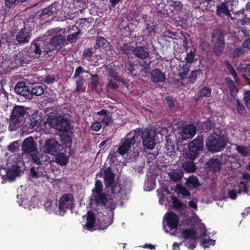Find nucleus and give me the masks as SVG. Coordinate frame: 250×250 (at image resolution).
<instances>
[{"mask_svg":"<svg viewBox=\"0 0 250 250\" xmlns=\"http://www.w3.org/2000/svg\"><path fill=\"white\" fill-rule=\"evenodd\" d=\"M198 199L194 198V199L191 200L188 202V207H191L195 210H197V203Z\"/></svg>","mask_w":250,"mask_h":250,"instance_id":"052dcab7","label":"nucleus"},{"mask_svg":"<svg viewBox=\"0 0 250 250\" xmlns=\"http://www.w3.org/2000/svg\"><path fill=\"white\" fill-rule=\"evenodd\" d=\"M215 123L211 119H207L201 125V129L203 131L207 132L215 127Z\"/></svg>","mask_w":250,"mask_h":250,"instance_id":"c756f323","label":"nucleus"},{"mask_svg":"<svg viewBox=\"0 0 250 250\" xmlns=\"http://www.w3.org/2000/svg\"><path fill=\"white\" fill-rule=\"evenodd\" d=\"M79 33V32H76L70 34L67 38V42L70 43H72L75 42V41L78 38Z\"/></svg>","mask_w":250,"mask_h":250,"instance_id":"6e6d98bb","label":"nucleus"},{"mask_svg":"<svg viewBox=\"0 0 250 250\" xmlns=\"http://www.w3.org/2000/svg\"><path fill=\"white\" fill-rule=\"evenodd\" d=\"M238 193H245L250 194L249 193L248 185L245 182L241 181L238 185Z\"/></svg>","mask_w":250,"mask_h":250,"instance_id":"c03bdc74","label":"nucleus"},{"mask_svg":"<svg viewBox=\"0 0 250 250\" xmlns=\"http://www.w3.org/2000/svg\"><path fill=\"white\" fill-rule=\"evenodd\" d=\"M233 4L230 0H225L217 4L216 6V15L220 17H231V11H233Z\"/></svg>","mask_w":250,"mask_h":250,"instance_id":"4468645a","label":"nucleus"},{"mask_svg":"<svg viewBox=\"0 0 250 250\" xmlns=\"http://www.w3.org/2000/svg\"><path fill=\"white\" fill-rule=\"evenodd\" d=\"M228 143L227 131L220 127L215 128L205 141L208 151L211 153L223 151L226 148Z\"/></svg>","mask_w":250,"mask_h":250,"instance_id":"7ed1b4c3","label":"nucleus"},{"mask_svg":"<svg viewBox=\"0 0 250 250\" xmlns=\"http://www.w3.org/2000/svg\"><path fill=\"white\" fill-rule=\"evenodd\" d=\"M19 144L17 141L14 142V143L10 144L8 147L7 149L9 151L12 152H16L19 149Z\"/></svg>","mask_w":250,"mask_h":250,"instance_id":"5fc2aeb1","label":"nucleus"},{"mask_svg":"<svg viewBox=\"0 0 250 250\" xmlns=\"http://www.w3.org/2000/svg\"><path fill=\"white\" fill-rule=\"evenodd\" d=\"M114 174L112 172L111 168L108 167L104 171V178L105 185L110 186L114 180Z\"/></svg>","mask_w":250,"mask_h":250,"instance_id":"bb28decb","label":"nucleus"},{"mask_svg":"<svg viewBox=\"0 0 250 250\" xmlns=\"http://www.w3.org/2000/svg\"><path fill=\"white\" fill-rule=\"evenodd\" d=\"M236 149L243 156H248L250 154V151L248 146L236 145Z\"/></svg>","mask_w":250,"mask_h":250,"instance_id":"4c0bfd02","label":"nucleus"},{"mask_svg":"<svg viewBox=\"0 0 250 250\" xmlns=\"http://www.w3.org/2000/svg\"><path fill=\"white\" fill-rule=\"evenodd\" d=\"M130 50L132 51L134 54L140 58L145 59L149 56V52L147 49L142 46H139L136 48L130 47Z\"/></svg>","mask_w":250,"mask_h":250,"instance_id":"393cba45","label":"nucleus"},{"mask_svg":"<svg viewBox=\"0 0 250 250\" xmlns=\"http://www.w3.org/2000/svg\"><path fill=\"white\" fill-rule=\"evenodd\" d=\"M141 130L139 129L132 131L125 137L124 140H122L117 150V152L121 155L126 153L131 148V146L135 143V138L139 135Z\"/></svg>","mask_w":250,"mask_h":250,"instance_id":"0eeeda50","label":"nucleus"},{"mask_svg":"<svg viewBox=\"0 0 250 250\" xmlns=\"http://www.w3.org/2000/svg\"><path fill=\"white\" fill-rule=\"evenodd\" d=\"M243 101L248 109H250V91L247 89L243 93Z\"/></svg>","mask_w":250,"mask_h":250,"instance_id":"ea45409f","label":"nucleus"},{"mask_svg":"<svg viewBox=\"0 0 250 250\" xmlns=\"http://www.w3.org/2000/svg\"><path fill=\"white\" fill-rule=\"evenodd\" d=\"M245 52V51L243 46L242 47H235L232 52L231 57L233 58H239L243 56Z\"/></svg>","mask_w":250,"mask_h":250,"instance_id":"e433bc0d","label":"nucleus"},{"mask_svg":"<svg viewBox=\"0 0 250 250\" xmlns=\"http://www.w3.org/2000/svg\"><path fill=\"white\" fill-rule=\"evenodd\" d=\"M103 188V185L100 181H96L95 183V187L93 189V194H96L98 193H101Z\"/></svg>","mask_w":250,"mask_h":250,"instance_id":"864d4df0","label":"nucleus"},{"mask_svg":"<svg viewBox=\"0 0 250 250\" xmlns=\"http://www.w3.org/2000/svg\"><path fill=\"white\" fill-rule=\"evenodd\" d=\"M242 46L244 49L245 48L248 49H250V38H249V37L243 41Z\"/></svg>","mask_w":250,"mask_h":250,"instance_id":"e2e57ef3","label":"nucleus"},{"mask_svg":"<svg viewBox=\"0 0 250 250\" xmlns=\"http://www.w3.org/2000/svg\"><path fill=\"white\" fill-rule=\"evenodd\" d=\"M102 127L101 123L99 122H95L91 125V129L95 131H99Z\"/></svg>","mask_w":250,"mask_h":250,"instance_id":"bf43d9fd","label":"nucleus"},{"mask_svg":"<svg viewBox=\"0 0 250 250\" xmlns=\"http://www.w3.org/2000/svg\"><path fill=\"white\" fill-rule=\"evenodd\" d=\"M21 162V158L16 154L11 155L7 160L0 159V176L3 180L13 181L19 175Z\"/></svg>","mask_w":250,"mask_h":250,"instance_id":"f03ea898","label":"nucleus"},{"mask_svg":"<svg viewBox=\"0 0 250 250\" xmlns=\"http://www.w3.org/2000/svg\"><path fill=\"white\" fill-rule=\"evenodd\" d=\"M92 54H93V53L91 51V50H90L89 49H87L84 50L83 56L85 58H90L92 56Z\"/></svg>","mask_w":250,"mask_h":250,"instance_id":"774afa93","label":"nucleus"},{"mask_svg":"<svg viewBox=\"0 0 250 250\" xmlns=\"http://www.w3.org/2000/svg\"><path fill=\"white\" fill-rule=\"evenodd\" d=\"M203 147L204 140L201 136H197L191 143H188V173L195 171L197 168L193 161L203 151Z\"/></svg>","mask_w":250,"mask_h":250,"instance_id":"39448f33","label":"nucleus"},{"mask_svg":"<svg viewBox=\"0 0 250 250\" xmlns=\"http://www.w3.org/2000/svg\"><path fill=\"white\" fill-rule=\"evenodd\" d=\"M171 203L177 210L183 211L186 208V205L180 202L175 197L172 196L171 197Z\"/></svg>","mask_w":250,"mask_h":250,"instance_id":"2f4dec72","label":"nucleus"},{"mask_svg":"<svg viewBox=\"0 0 250 250\" xmlns=\"http://www.w3.org/2000/svg\"><path fill=\"white\" fill-rule=\"evenodd\" d=\"M207 235L205 225L196 213L192 212V215L188 217V249H194L196 247L199 237L201 238L200 244L204 248L215 245V240L205 238Z\"/></svg>","mask_w":250,"mask_h":250,"instance_id":"f257e3e1","label":"nucleus"},{"mask_svg":"<svg viewBox=\"0 0 250 250\" xmlns=\"http://www.w3.org/2000/svg\"><path fill=\"white\" fill-rule=\"evenodd\" d=\"M211 95V89L209 87H207V86H204V87L201 88L198 92V95L201 98H202V97H209Z\"/></svg>","mask_w":250,"mask_h":250,"instance_id":"c9c22d12","label":"nucleus"},{"mask_svg":"<svg viewBox=\"0 0 250 250\" xmlns=\"http://www.w3.org/2000/svg\"><path fill=\"white\" fill-rule=\"evenodd\" d=\"M44 92V88L41 85H35L31 89V93L35 96H40Z\"/></svg>","mask_w":250,"mask_h":250,"instance_id":"a18cd8bd","label":"nucleus"},{"mask_svg":"<svg viewBox=\"0 0 250 250\" xmlns=\"http://www.w3.org/2000/svg\"><path fill=\"white\" fill-rule=\"evenodd\" d=\"M30 125L34 128L39 125L41 121V116L37 110H33L29 115Z\"/></svg>","mask_w":250,"mask_h":250,"instance_id":"b1692460","label":"nucleus"},{"mask_svg":"<svg viewBox=\"0 0 250 250\" xmlns=\"http://www.w3.org/2000/svg\"><path fill=\"white\" fill-rule=\"evenodd\" d=\"M242 178L243 180H246V183L247 184V185H248V183H250V174H249V173H248V172L242 173Z\"/></svg>","mask_w":250,"mask_h":250,"instance_id":"0e129e2a","label":"nucleus"},{"mask_svg":"<svg viewBox=\"0 0 250 250\" xmlns=\"http://www.w3.org/2000/svg\"><path fill=\"white\" fill-rule=\"evenodd\" d=\"M15 91L18 94L27 98L30 95V92L23 82H19L15 87Z\"/></svg>","mask_w":250,"mask_h":250,"instance_id":"4be33fe9","label":"nucleus"},{"mask_svg":"<svg viewBox=\"0 0 250 250\" xmlns=\"http://www.w3.org/2000/svg\"><path fill=\"white\" fill-rule=\"evenodd\" d=\"M94 199L98 204L104 205L107 209V215H104L103 219V227L101 229H104L110 225L113 221V209L115 208V205L112 199H107L105 195L102 193H98L93 194Z\"/></svg>","mask_w":250,"mask_h":250,"instance_id":"20e7f679","label":"nucleus"},{"mask_svg":"<svg viewBox=\"0 0 250 250\" xmlns=\"http://www.w3.org/2000/svg\"><path fill=\"white\" fill-rule=\"evenodd\" d=\"M246 9L238 11L234 17L235 22L242 25H247L250 23V2L246 4Z\"/></svg>","mask_w":250,"mask_h":250,"instance_id":"2eb2a0df","label":"nucleus"},{"mask_svg":"<svg viewBox=\"0 0 250 250\" xmlns=\"http://www.w3.org/2000/svg\"><path fill=\"white\" fill-rule=\"evenodd\" d=\"M83 217H85L87 220L86 225L84 227L90 231L95 229L93 228L95 224V217L94 214L92 212L88 211L87 215L84 216Z\"/></svg>","mask_w":250,"mask_h":250,"instance_id":"a878e982","label":"nucleus"},{"mask_svg":"<svg viewBox=\"0 0 250 250\" xmlns=\"http://www.w3.org/2000/svg\"><path fill=\"white\" fill-rule=\"evenodd\" d=\"M154 188V184L151 180L146 181L145 183L144 189L146 191H150Z\"/></svg>","mask_w":250,"mask_h":250,"instance_id":"4d7b16f0","label":"nucleus"},{"mask_svg":"<svg viewBox=\"0 0 250 250\" xmlns=\"http://www.w3.org/2000/svg\"><path fill=\"white\" fill-rule=\"evenodd\" d=\"M22 53H19V55L16 56L15 57V60L18 64H22L24 63H26L28 61H30L27 59L22 58Z\"/></svg>","mask_w":250,"mask_h":250,"instance_id":"603ef678","label":"nucleus"},{"mask_svg":"<svg viewBox=\"0 0 250 250\" xmlns=\"http://www.w3.org/2000/svg\"><path fill=\"white\" fill-rule=\"evenodd\" d=\"M237 104V110L238 114L244 115L247 113L246 108L245 105L242 104L241 101L239 99H235Z\"/></svg>","mask_w":250,"mask_h":250,"instance_id":"58836bf2","label":"nucleus"},{"mask_svg":"<svg viewBox=\"0 0 250 250\" xmlns=\"http://www.w3.org/2000/svg\"><path fill=\"white\" fill-rule=\"evenodd\" d=\"M74 205V197L71 194H64L60 198L58 213L62 215L67 209H71Z\"/></svg>","mask_w":250,"mask_h":250,"instance_id":"f8f14e48","label":"nucleus"},{"mask_svg":"<svg viewBox=\"0 0 250 250\" xmlns=\"http://www.w3.org/2000/svg\"><path fill=\"white\" fill-rule=\"evenodd\" d=\"M225 81L227 86L229 88L230 96H232L233 98H235V97L237 96V94L239 91V89L237 88L234 81L229 77H226L225 78Z\"/></svg>","mask_w":250,"mask_h":250,"instance_id":"5701e85b","label":"nucleus"},{"mask_svg":"<svg viewBox=\"0 0 250 250\" xmlns=\"http://www.w3.org/2000/svg\"><path fill=\"white\" fill-rule=\"evenodd\" d=\"M226 67L229 71L230 74L231 75V76L233 77L234 79H235V81L237 83V82L239 81V79L238 77V75L234 68V67L232 66V64L229 63V62H228L226 64Z\"/></svg>","mask_w":250,"mask_h":250,"instance_id":"37998d69","label":"nucleus"},{"mask_svg":"<svg viewBox=\"0 0 250 250\" xmlns=\"http://www.w3.org/2000/svg\"><path fill=\"white\" fill-rule=\"evenodd\" d=\"M31 49L35 54L34 57L38 58L40 56L41 54V49L38 43H32L31 46Z\"/></svg>","mask_w":250,"mask_h":250,"instance_id":"49530a36","label":"nucleus"},{"mask_svg":"<svg viewBox=\"0 0 250 250\" xmlns=\"http://www.w3.org/2000/svg\"><path fill=\"white\" fill-rule=\"evenodd\" d=\"M208 167L213 172L220 171L222 163L221 160L217 158H210L207 163Z\"/></svg>","mask_w":250,"mask_h":250,"instance_id":"412c9836","label":"nucleus"},{"mask_svg":"<svg viewBox=\"0 0 250 250\" xmlns=\"http://www.w3.org/2000/svg\"><path fill=\"white\" fill-rule=\"evenodd\" d=\"M175 191L178 194H181L182 196L186 195L188 193L187 188L180 185H177Z\"/></svg>","mask_w":250,"mask_h":250,"instance_id":"3c124183","label":"nucleus"},{"mask_svg":"<svg viewBox=\"0 0 250 250\" xmlns=\"http://www.w3.org/2000/svg\"><path fill=\"white\" fill-rule=\"evenodd\" d=\"M112 190L113 194H120L122 195L125 194V190L123 187L120 183L116 182L112 188Z\"/></svg>","mask_w":250,"mask_h":250,"instance_id":"72a5a7b5","label":"nucleus"},{"mask_svg":"<svg viewBox=\"0 0 250 250\" xmlns=\"http://www.w3.org/2000/svg\"><path fill=\"white\" fill-rule=\"evenodd\" d=\"M164 219L166 222H164L163 228L166 232H168L169 230L177 227L179 218L175 213L172 212H168L165 215Z\"/></svg>","mask_w":250,"mask_h":250,"instance_id":"dca6fc26","label":"nucleus"},{"mask_svg":"<svg viewBox=\"0 0 250 250\" xmlns=\"http://www.w3.org/2000/svg\"><path fill=\"white\" fill-rule=\"evenodd\" d=\"M170 179L173 181H177L182 178L183 176V173L181 170H173L168 173Z\"/></svg>","mask_w":250,"mask_h":250,"instance_id":"7c9ffc66","label":"nucleus"},{"mask_svg":"<svg viewBox=\"0 0 250 250\" xmlns=\"http://www.w3.org/2000/svg\"><path fill=\"white\" fill-rule=\"evenodd\" d=\"M30 176L34 182H43L48 179L46 172L44 169L40 167H32L30 170Z\"/></svg>","mask_w":250,"mask_h":250,"instance_id":"f3484780","label":"nucleus"},{"mask_svg":"<svg viewBox=\"0 0 250 250\" xmlns=\"http://www.w3.org/2000/svg\"><path fill=\"white\" fill-rule=\"evenodd\" d=\"M177 235L180 239H183L184 240L188 239V227L187 223H185L183 225H181L179 226Z\"/></svg>","mask_w":250,"mask_h":250,"instance_id":"c85d7f7f","label":"nucleus"},{"mask_svg":"<svg viewBox=\"0 0 250 250\" xmlns=\"http://www.w3.org/2000/svg\"><path fill=\"white\" fill-rule=\"evenodd\" d=\"M25 110L23 106H17L14 108L9 122V129L11 131L16 130L24 120Z\"/></svg>","mask_w":250,"mask_h":250,"instance_id":"1a4fd4ad","label":"nucleus"},{"mask_svg":"<svg viewBox=\"0 0 250 250\" xmlns=\"http://www.w3.org/2000/svg\"><path fill=\"white\" fill-rule=\"evenodd\" d=\"M96 45L101 49L106 47L108 45L107 41L102 37H98L96 39Z\"/></svg>","mask_w":250,"mask_h":250,"instance_id":"a19ab883","label":"nucleus"},{"mask_svg":"<svg viewBox=\"0 0 250 250\" xmlns=\"http://www.w3.org/2000/svg\"><path fill=\"white\" fill-rule=\"evenodd\" d=\"M91 84L93 89L97 88V86L99 83V79L97 75H91Z\"/></svg>","mask_w":250,"mask_h":250,"instance_id":"13d9d810","label":"nucleus"},{"mask_svg":"<svg viewBox=\"0 0 250 250\" xmlns=\"http://www.w3.org/2000/svg\"><path fill=\"white\" fill-rule=\"evenodd\" d=\"M197 132V128L194 124H188V138L191 139Z\"/></svg>","mask_w":250,"mask_h":250,"instance_id":"8fccbe9b","label":"nucleus"},{"mask_svg":"<svg viewBox=\"0 0 250 250\" xmlns=\"http://www.w3.org/2000/svg\"><path fill=\"white\" fill-rule=\"evenodd\" d=\"M201 73H202L201 69L192 71L190 75L188 76V81L191 83H194L196 81L198 75L201 74Z\"/></svg>","mask_w":250,"mask_h":250,"instance_id":"de8ad7c7","label":"nucleus"},{"mask_svg":"<svg viewBox=\"0 0 250 250\" xmlns=\"http://www.w3.org/2000/svg\"><path fill=\"white\" fill-rule=\"evenodd\" d=\"M60 147L58 142L54 139H49L46 141L43 146L45 152L51 155L58 153Z\"/></svg>","mask_w":250,"mask_h":250,"instance_id":"a211bd4d","label":"nucleus"},{"mask_svg":"<svg viewBox=\"0 0 250 250\" xmlns=\"http://www.w3.org/2000/svg\"><path fill=\"white\" fill-rule=\"evenodd\" d=\"M112 67V64L106 66V69L109 71L110 76L114 78H116L118 77L117 73L114 70H110V68Z\"/></svg>","mask_w":250,"mask_h":250,"instance_id":"680f3d73","label":"nucleus"},{"mask_svg":"<svg viewBox=\"0 0 250 250\" xmlns=\"http://www.w3.org/2000/svg\"><path fill=\"white\" fill-rule=\"evenodd\" d=\"M22 202L23 204L22 205L24 206V208H27L29 210H31L32 208H35L37 206L38 203V199L37 197L35 196L33 197L30 201L29 205L27 207L25 206V204L27 203L26 200H23Z\"/></svg>","mask_w":250,"mask_h":250,"instance_id":"f704fd0d","label":"nucleus"},{"mask_svg":"<svg viewBox=\"0 0 250 250\" xmlns=\"http://www.w3.org/2000/svg\"><path fill=\"white\" fill-rule=\"evenodd\" d=\"M229 197L231 199H235L237 196V192L235 189L230 190L228 193Z\"/></svg>","mask_w":250,"mask_h":250,"instance_id":"69168bd1","label":"nucleus"},{"mask_svg":"<svg viewBox=\"0 0 250 250\" xmlns=\"http://www.w3.org/2000/svg\"><path fill=\"white\" fill-rule=\"evenodd\" d=\"M237 69L239 71H241L243 73H248L249 75H250V63H246V64H240L238 66Z\"/></svg>","mask_w":250,"mask_h":250,"instance_id":"09e8293b","label":"nucleus"},{"mask_svg":"<svg viewBox=\"0 0 250 250\" xmlns=\"http://www.w3.org/2000/svg\"><path fill=\"white\" fill-rule=\"evenodd\" d=\"M44 81L48 84L51 83L54 81V78L53 76H47L44 78Z\"/></svg>","mask_w":250,"mask_h":250,"instance_id":"338daca9","label":"nucleus"},{"mask_svg":"<svg viewBox=\"0 0 250 250\" xmlns=\"http://www.w3.org/2000/svg\"><path fill=\"white\" fill-rule=\"evenodd\" d=\"M97 114L100 116L98 119L100 121V123L105 125L108 126L112 124V120L110 112L103 109L97 112Z\"/></svg>","mask_w":250,"mask_h":250,"instance_id":"6ab92c4d","label":"nucleus"},{"mask_svg":"<svg viewBox=\"0 0 250 250\" xmlns=\"http://www.w3.org/2000/svg\"><path fill=\"white\" fill-rule=\"evenodd\" d=\"M155 133L152 130L145 129L142 133V144L145 148L152 149L156 143Z\"/></svg>","mask_w":250,"mask_h":250,"instance_id":"ddd939ff","label":"nucleus"},{"mask_svg":"<svg viewBox=\"0 0 250 250\" xmlns=\"http://www.w3.org/2000/svg\"><path fill=\"white\" fill-rule=\"evenodd\" d=\"M198 178L195 176H188V190L189 189L196 188L200 186Z\"/></svg>","mask_w":250,"mask_h":250,"instance_id":"473e14b6","label":"nucleus"},{"mask_svg":"<svg viewBox=\"0 0 250 250\" xmlns=\"http://www.w3.org/2000/svg\"><path fill=\"white\" fill-rule=\"evenodd\" d=\"M31 38V33L26 28H22L17 35L16 39L20 43L28 42Z\"/></svg>","mask_w":250,"mask_h":250,"instance_id":"aec40b11","label":"nucleus"},{"mask_svg":"<svg viewBox=\"0 0 250 250\" xmlns=\"http://www.w3.org/2000/svg\"><path fill=\"white\" fill-rule=\"evenodd\" d=\"M47 122L50 126L59 131H66L69 128L68 122L63 120L61 117L50 115Z\"/></svg>","mask_w":250,"mask_h":250,"instance_id":"9b49d317","label":"nucleus"},{"mask_svg":"<svg viewBox=\"0 0 250 250\" xmlns=\"http://www.w3.org/2000/svg\"><path fill=\"white\" fill-rule=\"evenodd\" d=\"M56 161L62 166L65 165L68 162V158L63 153H60L57 155Z\"/></svg>","mask_w":250,"mask_h":250,"instance_id":"79ce46f5","label":"nucleus"},{"mask_svg":"<svg viewBox=\"0 0 250 250\" xmlns=\"http://www.w3.org/2000/svg\"><path fill=\"white\" fill-rule=\"evenodd\" d=\"M212 37L215 39L213 52L215 56H221L225 49V35L222 31L217 30L213 33Z\"/></svg>","mask_w":250,"mask_h":250,"instance_id":"9d476101","label":"nucleus"},{"mask_svg":"<svg viewBox=\"0 0 250 250\" xmlns=\"http://www.w3.org/2000/svg\"><path fill=\"white\" fill-rule=\"evenodd\" d=\"M22 151L23 157L24 155H27L30 157L34 163L40 164V158L38 156V150L32 137H28L24 140L22 145Z\"/></svg>","mask_w":250,"mask_h":250,"instance_id":"423d86ee","label":"nucleus"},{"mask_svg":"<svg viewBox=\"0 0 250 250\" xmlns=\"http://www.w3.org/2000/svg\"><path fill=\"white\" fill-rule=\"evenodd\" d=\"M151 78L154 82H162L165 79V76L159 70L155 69L151 72Z\"/></svg>","mask_w":250,"mask_h":250,"instance_id":"cd10ccee","label":"nucleus"},{"mask_svg":"<svg viewBox=\"0 0 250 250\" xmlns=\"http://www.w3.org/2000/svg\"><path fill=\"white\" fill-rule=\"evenodd\" d=\"M60 32L63 33L62 29L59 28H54L49 30L45 34L46 37H52L50 40L49 43L52 46V47H45L44 51L48 52L51 50L54 49V47H56L62 44L65 41V37L61 35Z\"/></svg>","mask_w":250,"mask_h":250,"instance_id":"6e6552de","label":"nucleus"}]
</instances>
